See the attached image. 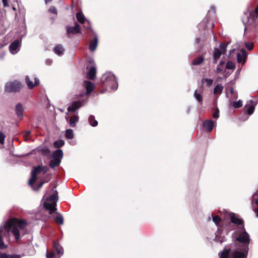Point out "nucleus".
Returning a JSON list of instances; mask_svg holds the SVG:
<instances>
[{
    "label": "nucleus",
    "instance_id": "1a4fd4ad",
    "mask_svg": "<svg viewBox=\"0 0 258 258\" xmlns=\"http://www.w3.org/2000/svg\"><path fill=\"white\" fill-rule=\"evenodd\" d=\"M85 103V102H83L81 100H79L77 102H73L70 103L68 108V110L70 112H76V110L82 106Z\"/></svg>",
    "mask_w": 258,
    "mask_h": 258
},
{
    "label": "nucleus",
    "instance_id": "052dcab7",
    "mask_svg": "<svg viewBox=\"0 0 258 258\" xmlns=\"http://www.w3.org/2000/svg\"><path fill=\"white\" fill-rule=\"evenodd\" d=\"M13 10L14 11H16V8H15V7H13Z\"/></svg>",
    "mask_w": 258,
    "mask_h": 258
},
{
    "label": "nucleus",
    "instance_id": "f8f14e48",
    "mask_svg": "<svg viewBox=\"0 0 258 258\" xmlns=\"http://www.w3.org/2000/svg\"><path fill=\"white\" fill-rule=\"evenodd\" d=\"M256 105V103H255L253 101L250 100L247 102L245 106V110L246 113L250 115H251L254 110V107Z\"/></svg>",
    "mask_w": 258,
    "mask_h": 258
},
{
    "label": "nucleus",
    "instance_id": "c85d7f7f",
    "mask_svg": "<svg viewBox=\"0 0 258 258\" xmlns=\"http://www.w3.org/2000/svg\"><path fill=\"white\" fill-rule=\"evenodd\" d=\"M65 136L66 138L72 139L74 137L73 131L72 129H68L66 131Z\"/></svg>",
    "mask_w": 258,
    "mask_h": 258
},
{
    "label": "nucleus",
    "instance_id": "a18cd8bd",
    "mask_svg": "<svg viewBox=\"0 0 258 258\" xmlns=\"http://www.w3.org/2000/svg\"><path fill=\"white\" fill-rule=\"evenodd\" d=\"M219 111L218 109H216L213 113V116L215 118H217L219 117Z\"/></svg>",
    "mask_w": 258,
    "mask_h": 258
},
{
    "label": "nucleus",
    "instance_id": "58836bf2",
    "mask_svg": "<svg viewBox=\"0 0 258 258\" xmlns=\"http://www.w3.org/2000/svg\"><path fill=\"white\" fill-rule=\"evenodd\" d=\"M235 68L234 64L231 62V61H228L226 64V68L228 69H233Z\"/></svg>",
    "mask_w": 258,
    "mask_h": 258
},
{
    "label": "nucleus",
    "instance_id": "bf43d9fd",
    "mask_svg": "<svg viewBox=\"0 0 258 258\" xmlns=\"http://www.w3.org/2000/svg\"><path fill=\"white\" fill-rule=\"evenodd\" d=\"M91 63H92V64H94V61L93 60H90V61Z\"/></svg>",
    "mask_w": 258,
    "mask_h": 258
},
{
    "label": "nucleus",
    "instance_id": "0eeeda50",
    "mask_svg": "<svg viewBox=\"0 0 258 258\" xmlns=\"http://www.w3.org/2000/svg\"><path fill=\"white\" fill-rule=\"evenodd\" d=\"M21 45V41L19 40H15L9 46V50L12 54L17 53L20 50Z\"/></svg>",
    "mask_w": 258,
    "mask_h": 258
},
{
    "label": "nucleus",
    "instance_id": "4468645a",
    "mask_svg": "<svg viewBox=\"0 0 258 258\" xmlns=\"http://www.w3.org/2000/svg\"><path fill=\"white\" fill-rule=\"evenodd\" d=\"M84 87L87 90V94H89L92 92L94 89V84L88 81H85L84 82Z\"/></svg>",
    "mask_w": 258,
    "mask_h": 258
},
{
    "label": "nucleus",
    "instance_id": "b1692460",
    "mask_svg": "<svg viewBox=\"0 0 258 258\" xmlns=\"http://www.w3.org/2000/svg\"><path fill=\"white\" fill-rule=\"evenodd\" d=\"M54 52L58 55H61L64 52V49L61 45H57L54 48Z\"/></svg>",
    "mask_w": 258,
    "mask_h": 258
},
{
    "label": "nucleus",
    "instance_id": "f704fd0d",
    "mask_svg": "<svg viewBox=\"0 0 258 258\" xmlns=\"http://www.w3.org/2000/svg\"><path fill=\"white\" fill-rule=\"evenodd\" d=\"M54 147L55 148H59L64 145V142L63 140H58L54 143Z\"/></svg>",
    "mask_w": 258,
    "mask_h": 258
},
{
    "label": "nucleus",
    "instance_id": "423d86ee",
    "mask_svg": "<svg viewBox=\"0 0 258 258\" xmlns=\"http://www.w3.org/2000/svg\"><path fill=\"white\" fill-rule=\"evenodd\" d=\"M226 50V46L221 43L219 46V48H215L214 53H213V57H214V62L217 63L218 60L219 59L220 57L222 54H224L225 53Z\"/></svg>",
    "mask_w": 258,
    "mask_h": 258
},
{
    "label": "nucleus",
    "instance_id": "f257e3e1",
    "mask_svg": "<svg viewBox=\"0 0 258 258\" xmlns=\"http://www.w3.org/2000/svg\"><path fill=\"white\" fill-rule=\"evenodd\" d=\"M27 226L25 220L17 219H11L6 224L0 227V249L6 247L4 244L3 237L9 236L10 232L14 235L15 239L18 240L20 238V234L24 233V230Z\"/></svg>",
    "mask_w": 258,
    "mask_h": 258
},
{
    "label": "nucleus",
    "instance_id": "7ed1b4c3",
    "mask_svg": "<svg viewBox=\"0 0 258 258\" xmlns=\"http://www.w3.org/2000/svg\"><path fill=\"white\" fill-rule=\"evenodd\" d=\"M44 196L42 201H43V206L49 211L50 214H52L56 210V205L58 201V192L56 190H53L52 193L48 198H45Z\"/></svg>",
    "mask_w": 258,
    "mask_h": 258
},
{
    "label": "nucleus",
    "instance_id": "8fccbe9b",
    "mask_svg": "<svg viewBox=\"0 0 258 258\" xmlns=\"http://www.w3.org/2000/svg\"><path fill=\"white\" fill-rule=\"evenodd\" d=\"M222 69L220 68V66H218L217 68V73H220L222 71Z\"/></svg>",
    "mask_w": 258,
    "mask_h": 258
},
{
    "label": "nucleus",
    "instance_id": "6ab92c4d",
    "mask_svg": "<svg viewBox=\"0 0 258 258\" xmlns=\"http://www.w3.org/2000/svg\"><path fill=\"white\" fill-rule=\"evenodd\" d=\"M98 44V40L97 38H95L94 39L91 40L89 44V49L91 51H94Z\"/></svg>",
    "mask_w": 258,
    "mask_h": 258
},
{
    "label": "nucleus",
    "instance_id": "e433bc0d",
    "mask_svg": "<svg viewBox=\"0 0 258 258\" xmlns=\"http://www.w3.org/2000/svg\"><path fill=\"white\" fill-rule=\"evenodd\" d=\"M220 234V232L218 231L217 233L216 234V240L218 242H219L220 243L223 242L224 241V237H219V235Z\"/></svg>",
    "mask_w": 258,
    "mask_h": 258
},
{
    "label": "nucleus",
    "instance_id": "603ef678",
    "mask_svg": "<svg viewBox=\"0 0 258 258\" xmlns=\"http://www.w3.org/2000/svg\"><path fill=\"white\" fill-rule=\"evenodd\" d=\"M3 256H5V253L0 252V258H3Z\"/></svg>",
    "mask_w": 258,
    "mask_h": 258
},
{
    "label": "nucleus",
    "instance_id": "f03ea898",
    "mask_svg": "<svg viewBox=\"0 0 258 258\" xmlns=\"http://www.w3.org/2000/svg\"><path fill=\"white\" fill-rule=\"evenodd\" d=\"M249 240V234L245 230L242 231L236 238L238 243L232 249L231 258H246Z\"/></svg>",
    "mask_w": 258,
    "mask_h": 258
},
{
    "label": "nucleus",
    "instance_id": "f3484780",
    "mask_svg": "<svg viewBox=\"0 0 258 258\" xmlns=\"http://www.w3.org/2000/svg\"><path fill=\"white\" fill-rule=\"evenodd\" d=\"M204 128L208 132H210L214 126V122L211 120H208L203 122Z\"/></svg>",
    "mask_w": 258,
    "mask_h": 258
},
{
    "label": "nucleus",
    "instance_id": "393cba45",
    "mask_svg": "<svg viewBox=\"0 0 258 258\" xmlns=\"http://www.w3.org/2000/svg\"><path fill=\"white\" fill-rule=\"evenodd\" d=\"M79 121V117L76 115L72 116L70 119L69 124L72 127H75Z\"/></svg>",
    "mask_w": 258,
    "mask_h": 258
},
{
    "label": "nucleus",
    "instance_id": "a211bd4d",
    "mask_svg": "<svg viewBox=\"0 0 258 258\" xmlns=\"http://www.w3.org/2000/svg\"><path fill=\"white\" fill-rule=\"evenodd\" d=\"M63 156V153L61 150H56L52 154V158L60 162Z\"/></svg>",
    "mask_w": 258,
    "mask_h": 258
},
{
    "label": "nucleus",
    "instance_id": "5701e85b",
    "mask_svg": "<svg viewBox=\"0 0 258 258\" xmlns=\"http://www.w3.org/2000/svg\"><path fill=\"white\" fill-rule=\"evenodd\" d=\"M23 111L24 109L22 105L20 103L18 104L16 106V114L19 117L22 116Z\"/></svg>",
    "mask_w": 258,
    "mask_h": 258
},
{
    "label": "nucleus",
    "instance_id": "ddd939ff",
    "mask_svg": "<svg viewBox=\"0 0 258 258\" xmlns=\"http://www.w3.org/2000/svg\"><path fill=\"white\" fill-rule=\"evenodd\" d=\"M230 219L232 223L238 225L240 228L243 229L242 221L238 217L237 215H235L234 214H231L230 215Z\"/></svg>",
    "mask_w": 258,
    "mask_h": 258
},
{
    "label": "nucleus",
    "instance_id": "c9c22d12",
    "mask_svg": "<svg viewBox=\"0 0 258 258\" xmlns=\"http://www.w3.org/2000/svg\"><path fill=\"white\" fill-rule=\"evenodd\" d=\"M203 83H206L208 86H210L213 83V80L210 79H204L202 80Z\"/></svg>",
    "mask_w": 258,
    "mask_h": 258
},
{
    "label": "nucleus",
    "instance_id": "864d4df0",
    "mask_svg": "<svg viewBox=\"0 0 258 258\" xmlns=\"http://www.w3.org/2000/svg\"><path fill=\"white\" fill-rule=\"evenodd\" d=\"M255 13L258 15V7H257L255 9Z\"/></svg>",
    "mask_w": 258,
    "mask_h": 258
},
{
    "label": "nucleus",
    "instance_id": "2f4dec72",
    "mask_svg": "<svg viewBox=\"0 0 258 258\" xmlns=\"http://www.w3.org/2000/svg\"><path fill=\"white\" fill-rule=\"evenodd\" d=\"M231 104L233 105L234 108H238L242 106V101L239 100L237 101L231 102Z\"/></svg>",
    "mask_w": 258,
    "mask_h": 258
},
{
    "label": "nucleus",
    "instance_id": "c03bdc74",
    "mask_svg": "<svg viewBox=\"0 0 258 258\" xmlns=\"http://www.w3.org/2000/svg\"><path fill=\"white\" fill-rule=\"evenodd\" d=\"M49 12L51 13H54L55 14H57L56 9L54 7H51L49 9Z\"/></svg>",
    "mask_w": 258,
    "mask_h": 258
},
{
    "label": "nucleus",
    "instance_id": "9d476101",
    "mask_svg": "<svg viewBox=\"0 0 258 258\" xmlns=\"http://www.w3.org/2000/svg\"><path fill=\"white\" fill-rule=\"evenodd\" d=\"M41 172V167L40 166H37L33 169V170L31 172V178L29 180V184L30 185H32L37 178V175L39 173Z\"/></svg>",
    "mask_w": 258,
    "mask_h": 258
},
{
    "label": "nucleus",
    "instance_id": "412c9836",
    "mask_svg": "<svg viewBox=\"0 0 258 258\" xmlns=\"http://www.w3.org/2000/svg\"><path fill=\"white\" fill-rule=\"evenodd\" d=\"M230 250L229 248H225L219 253V258H230L229 256Z\"/></svg>",
    "mask_w": 258,
    "mask_h": 258
},
{
    "label": "nucleus",
    "instance_id": "79ce46f5",
    "mask_svg": "<svg viewBox=\"0 0 258 258\" xmlns=\"http://www.w3.org/2000/svg\"><path fill=\"white\" fill-rule=\"evenodd\" d=\"M245 45L248 50H251L253 48V43H245Z\"/></svg>",
    "mask_w": 258,
    "mask_h": 258
},
{
    "label": "nucleus",
    "instance_id": "4be33fe9",
    "mask_svg": "<svg viewBox=\"0 0 258 258\" xmlns=\"http://www.w3.org/2000/svg\"><path fill=\"white\" fill-rule=\"evenodd\" d=\"M53 247L57 251L58 254L62 255L63 254V249L57 242H54L53 243Z\"/></svg>",
    "mask_w": 258,
    "mask_h": 258
},
{
    "label": "nucleus",
    "instance_id": "3c124183",
    "mask_svg": "<svg viewBox=\"0 0 258 258\" xmlns=\"http://www.w3.org/2000/svg\"><path fill=\"white\" fill-rule=\"evenodd\" d=\"M5 55V53L3 52L0 54V59H3Z\"/></svg>",
    "mask_w": 258,
    "mask_h": 258
},
{
    "label": "nucleus",
    "instance_id": "2eb2a0df",
    "mask_svg": "<svg viewBox=\"0 0 258 258\" xmlns=\"http://www.w3.org/2000/svg\"><path fill=\"white\" fill-rule=\"evenodd\" d=\"M96 68L95 65L92 66L88 70L87 76L90 79H94L96 77Z\"/></svg>",
    "mask_w": 258,
    "mask_h": 258
},
{
    "label": "nucleus",
    "instance_id": "9b49d317",
    "mask_svg": "<svg viewBox=\"0 0 258 258\" xmlns=\"http://www.w3.org/2000/svg\"><path fill=\"white\" fill-rule=\"evenodd\" d=\"M247 54L245 50L242 49L240 52L237 54V59L238 63H240L243 65L246 60Z\"/></svg>",
    "mask_w": 258,
    "mask_h": 258
},
{
    "label": "nucleus",
    "instance_id": "37998d69",
    "mask_svg": "<svg viewBox=\"0 0 258 258\" xmlns=\"http://www.w3.org/2000/svg\"><path fill=\"white\" fill-rule=\"evenodd\" d=\"M55 254L53 251H49L46 253L47 258H53Z\"/></svg>",
    "mask_w": 258,
    "mask_h": 258
},
{
    "label": "nucleus",
    "instance_id": "09e8293b",
    "mask_svg": "<svg viewBox=\"0 0 258 258\" xmlns=\"http://www.w3.org/2000/svg\"><path fill=\"white\" fill-rule=\"evenodd\" d=\"M41 151L43 152L44 154H46L49 152V150L48 148H45L42 150Z\"/></svg>",
    "mask_w": 258,
    "mask_h": 258
},
{
    "label": "nucleus",
    "instance_id": "5fc2aeb1",
    "mask_svg": "<svg viewBox=\"0 0 258 258\" xmlns=\"http://www.w3.org/2000/svg\"><path fill=\"white\" fill-rule=\"evenodd\" d=\"M25 134H26V136H29V134H30V131H27V132L25 133Z\"/></svg>",
    "mask_w": 258,
    "mask_h": 258
},
{
    "label": "nucleus",
    "instance_id": "aec40b11",
    "mask_svg": "<svg viewBox=\"0 0 258 258\" xmlns=\"http://www.w3.org/2000/svg\"><path fill=\"white\" fill-rule=\"evenodd\" d=\"M223 87L221 84H217L214 89V94L215 95L218 96L222 92Z\"/></svg>",
    "mask_w": 258,
    "mask_h": 258
},
{
    "label": "nucleus",
    "instance_id": "7c9ffc66",
    "mask_svg": "<svg viewBox=\"0 0 258 258\" xmlns=\"http://www.w3.org/2000/svg\"><path fill=\"white\" fill-rule=\"evenodd\" d=\"M204 60V57L203 56H200L196 58H195L192 61L193 65H198L201 63Z\"/></svg>",
    "mask_w": 258,
    "mask_h": 258
},
{
    "label": "nucleus",
    "instance_id": "4d7b16f0",
    "mask_svg": "<svg viewBox=\"0 0 258 258\" xmlns=\"http://www.w3.org/2000/svg\"><path fill=\"white\" fill-rule=\"evenodd\" d=\"M66 119L68 120V114L67 113L66 116Z\"/></svg>",
    "mask_w": 258,
    "mask_h": 258
},
{
    "label": "nucleus",
    "instance_id": "a878e982",
    "mask_svg": "<svg viewBox=\"0 0 258 258\" xmlns=\"http://www.w3.org/2000/svg\"><path fill=\"white\" fill-rule=\"evenodd\" d=\"M230 94L231 96H230L229 93H227V95L228 97L231 98V99H236L237 98V94L235 91L234 89L233 88H230Z\"/></svg>",
    "mask_w": 258,
    "mask_h": 258
},
{
    "label": "nucleus",
    "instance_id": "cd10ccee",
    "mask_svg": "<svg viewBox=\"0 0 258 258\" xmlns=\"http://www.w3.org/2000/svg\"><path fill=\"white\" fill-rule=\"evenodd\" d=\"M89 122L92 126H96L98 124V122L95 119L94 116L90 115L89 117Z\"/></svg>",
    "mask_w": 258,
    "mask_h": 258
},
{
    "label": "nucleus",
    "instance_id": "13d9d810",
    "mask_svg": "<svg viewBox=\"0 0 258 258\" xmlns=\"http://www.w3.org/2000/svg\"><path fill=\"white\" fill-rule=\"evenodd\" d=\"M196 41H197V43H198V42H199V39L198 38V39H196Z\"/></svg>",
    "mask_w": 258,
    "mask_h": 258
},
{
    "label": "nucleus",
    "instance_id": "6e6d98bb",
    "mask_svg": "<svg viewBox=\"0 0 258 258\" xmlns=\"http://www.w3.org/2000/svg\"><path fill=\"white\" fill-rule=\"evenodd\" d=\"M224 63V61H221L220 64L218 65V66H222L223 65V64Z\"/></svg>",
    "mask_w": 258,
    "mask_h": 258
},
{
    "label": "nucleus",
    "instance_id": "6e6552de",
    "mask_svg": "<svg viewBox=\"0 0 258 258\" xmlns=\"http://www.w3.org/2000/svg\"><path fill=\"white\" fill-rule=\"evenodd\" d=\"M25 80L28 88L30 89H33L36 86H38L39 84V80L34 77H32L31 79L28 76H26Z\"/></svg>",
    "mask_w": 258,
    "mask_h": 258
},
{
    "label": "nucleus",
    "instance_id": "dca6fc26",
    "mask_svg": "<svg viewBox=\"0 0 258 258\" xmlns=\"http://www.w3.org/2000/svg\"><path fill=\"white\" fill-rule=\"evenodd\" d=\"M68 34H76L80 32V26L78 24L76 23L75 26L69 27L67 29Z\"/></svg>",
    "mask_w": 258,
    "mask_h": 258
},
{
    "label": "nucleus",
    "instance_id": "de8ad7c7",
    "mask_svg": "<svg viewBox=\"0 0 258 258\" xmlns=\"http://www.w3.org/2000/svg\"><path fill=\"white\" fill-rule=\"evenodd\" d=\"M2 2H3L4 6L5 7L9 6V4L8 3V0H2Z\"/></svg>",
    "mask_w": 258,
    "mask_h": 258
},
{
    "label": "nucleus",
    "instance_id": "c756f323",
    "mask_svg": "<svg viewBox=\"0 0 258 258\" xmlns=\"http://www.w3.org/2000/svg\"><path fill=\"white\" fill-rule=\"evenodd\" d=\"M54 218L57 223L59 224H62L63 223V219L61 215L58 214Z\"/></svg>",
    "mask_w": 258,
    "mask_h": 258
},
{
    "label": "nucleus",
    "instance_id": "49530a36",
    "mask_svg": "<svg viewBox=\"0 0 258 258\" xmlns=\"http://www.w3.org/2000/svg\"><path fill=\"white\" fill-rule=\"evenodd\" d=\"M43 184H44V182H41L38 185V187L36 188H35L34 187H33V188L34 190H38L42 187V186L43 185Z\"/></svg>",
    "mask_w": 258,
    "mask_h": 258
},
{
    "label": "nucleus",
    "instance_id": "4c0bfd02",
    "mask_svg": "<svg viewBox=\"0 0 258 258\" xmlns=\"http://www.w3.org/2000/svg\"><path fill=\"white\" fill-rule=\"evenodd\" d=\"M213 221L217 225H218L221 221V218L218 216H214L213 217Z\"/></svg>",
    "mask_w": 258,
    "mask_h": 258
},
{
    "label": "nucleus",
    "instance_id": "ea45409f",
    "mask_svg": "<svg viewBox=\"0 0 258 258\" xmlns=\"http://www.w3.org/2000/svg\"><path fill=\"white\" fill-rule=\"evenodd\" d=\"M3 258H21V256L17 254L7 255L5 253V256H3Z\"/></svg>",
    "mask_w": 258,
    "mask_h": 258
},
{
    "label": "nucleus",
    "instance_id": "680f3d73",
    "mask_svg": "<svg viewBox=\"0 0 258 258\" xmlns=\"http://www.w3.org/2000/svg\"><path fill=\"white\" fill-rule=\"evenodd\" d=\"M244 25H245V23L243 21Z\"/></svg>",
    "mask_w": 258,
    "mask_h": 258
},
{
    "label": "nucleus",
    "instance_id": "39448f33",
    "mask_svg": "<svg viewBox=\"0 0 258 258\" xmlns=\"http://www.w3.org/2000/svg\"><path fill=\"white\" fill-rule=\"evenodd\" d=\"M22 88L20 82L15 81L7 83L5 86V90L8 92H16L19 91Z\"/></svg>",
    "mask_w": 258,
    "mask_h": 258
},
{
    "label": "nucleus",
    "instance_id": "a19ab883",
    "mask_svg": "<svg viewBox=\"0 0 258 258\" xmlns=\"http://www.w3.org/2000/svg\"><path fill=\"white\" fill-rule=\"evenodd\" d=\"M5 139V135L2 133H0V143L2 144H4Z\"/></svg>",
    "mask_w": 258,
    "mask_h": 258
},
{
    "label": "nucleus",
    "instance_id": "72a5a7b5",
    "mask_svg": "<svg viewBox=\"0 0 258 258\" xmlns=\"http://www.w3.org/2000/svg\"><path fill=\"white\" fill-rule=\"evenodd\" d=\"M60 163V162L58 160L57 161L55 159H52V160L50 162V166L53 168L56 166H58Z\"/></svg>",
    "mask_w": 258,
    "mask_h": 258
},
{
    "label": "nucleus",
    "instance_id": "20e7f679",
    "mask_svg": "<svg viewBox=\"0 0 258 258\" xmlns=\"http://www.w3.org/2000/svg\"><path fill=\"white\" fill-rule=\"evenodd\" d=\"M104 82L110 86L112 90H116L118 88V84L114 75L111 72L105 73L103 76Z\"/></svg>",
    "mask_w": 258,
    "mask_h": 258
},
{
    "label": "nucleus",
    "instance_id": "bb28decb",
    "mask_svg": "<svg viewBox=\"0 0 258 258\" xmlns=\"http://www.w3.org/2000/svg\"><path fill=\"white\" fill-rule=\"evenodd\" d=\"M78 21L81 23H84L86 19L84 15L81 12H79L76 15Z\"/></svg>",
    "mask_w": 258,
    "mask_h": 258
},
{
    "label": "nucleus",
    "instance_id": "473e14b6",
    "mask_svg": "<svg viewBox=\"0 0 258 258\" xmlns=\"http://www.w3.org/2000/svg\"><path fill=\"white\" fill-rule=\"evenodd\" d=\"M195 98L200 103L203 101V97L201 94V93H199L198 90H196L194 93Z\"/></svg>",
    "mask_w": 258,
    "mask_h": 258
}]
</instances>
